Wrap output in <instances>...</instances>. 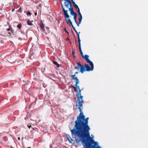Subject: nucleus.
Masks as SVG:
<instances>
[{
    "mask_svg": "<svg viewBox=\"0 0 148 148\" xmlns=\"http://www.w3.org/2000/svg\"><path fill=\"white\" fill-rule=\"evenodd\" d=\"M27 148H31L30 147H28Z\"/></svg>",
    "mask_w": 148,
    "mask_h": 148,
    "instance_id": "obj_31",
    "label": "nucleus"
},
{
    "mask_svg": "<svg viewBox=\"0 0 148 148\" xmlns=\"http://www.w3.org/2000/svg\"><path fill=\"white\" fill-rule=\"evenodd\" d=\"M27 24L29 25H33L31 21H29V20H27Z\"/></svg>",
    "mask_w": 148,
    "mask_h": 148,
    "instance_id": "obj_13",
    "label": "nucleus"
},
{
    "mask_svg": "<svg viewBox=\"0 0 148 148\" xmlns=\"http://www.w3.org/2000/svg\"><path fill=\"white\" fill-rule=\"evenodd\" d=\"M82 18V16H80L79 17V23L80 22H81Z\"/></svg>",
    "mask_w": 148,
    "mask_h": 148,
    "instance_id": "obj_14",
    "label": "nucleus"
},
{
    "mask_svg": "<svg viewBox=\"0 0 148 148\" xmlns=\"http://www.w3.org/2000/svg\"><path fill=\"white\" fill-rule=\"evenodd\" d=\"M61 6L62 7V11L63 12V14L64 16V17L66 19V23L67 24H69V23L70 25H71L73 29L75 30L76 33L78 34V41L79 42V45H81V43L80 42L81 40L79 38V34L80 33V32H78L75 29V27H74L72 24V23L69 18V16L67 12L68 11L67 10H65V9L64 8V6L62 4H61Z\"/></svg>",
    "mask_w": 148,
    "mask_h": 148,
    "instance_id": "obj_1",
    "label": "nucleus"
},
{
    "mask_svg": "<svg viewBox=\"0 0 148 148\" xmlns=\"http://www.w3.org/2000/svg\"><path fill=\"white\" fill-rule=\"evenodd\" d=\"M18 140H20V138L19 137H18Z\"/></svg>",
    "mask_w": 148,
    "mask_h": 148,
    "instance_id": "obj_28",
    "label": "nucleus"
},
{
    "mask_svg": "<svg viewBox=\"0 0 148 148\" xmlns=\"http://www.w3.org/2000/svg\"><path fill=\"white\" fill-rule=\"evenodd\" d=\"M64 31H65V32H66V33H67L69 34L68 32L67 31V30H66V29L65 28H64Z\"/></svg>",
    "mask_w": 148,
    "mask_h": 148,
    "instance_id": "obj_24",
    "label": "nucleus"
},
{
    "mask_svg": "<svg viewBox=\"0 0 148 148\" xmlns=\"http://www.w3.org/2000/svg\"><path fill=\"white\" fill-rule=\"evenodd\" d=\"M75 141L78 143H79L80 141V140L75 138Z\"/></svg>",
    "mask_w": 148,
    "mask_h": 148,
    "instance_id": "obj_17",
    "label": "nucleus"
},
{
    "mask_svg": "<svg viewBox=\"0 0 148 148\" xmlns=\"http://www.w3.org/2000/svg\"><path fill=\"white\" fill-rule=\"evenodd\" d=\"M78 14H79V15L80 16H82V14H81V13L80 12Z\"/></svg>",
    "mask_w": 148,
    "mask_h": 148,
    "instance_id": "obj_27",
    "label": "nucleus"
},
{
    "mask_svg": "<svg viewBox=\"0 0 148 148\" xmlns=\"http://www.w3.org/2000/svg\"><path fill=\"white\" fill-rule=\"evenodd\" d=\"M27 126L29 129H30L32 127L31 125H28Z\"/></svg>",
    "mask_w": 148,
    "mask_h": 148,
    "instance_id": "obj_26",
    "label": "nucleus"
},
{
    "mask_svg": "<svg viewBox=\"0 0 148 148\" xmlns=\"http://www.w3.org/2000/svg\"><path fill=\"white\" fill-rule=\"evenodd\" d=\"M18 12H22V10L21 8H20L19 9L17 10Z\"/></svg>",
    "mask_w": 148,
    "mask_h": 148,
    "instance_id": "obj_18",
    "label": "nucleus"
},
{
    "mask_svg": "<svg viewBox=\"0 0 148 148\" xmlns=\"http://www.w3.org/2000/svg\"><path fill=\"white\" fill-rule=\"evenodd\" d=\"M79 51L80 52L82 51V49H81V45H79Z\"/></svg>",
    "mask_w": 148,
    "mask_h": 148,
    "instance_id": "obj_21",
    "label": "nucleus"
},
{
    "mask_svg": "<svg viewBox=\"0 0 148 148\" xmlns=\"http://www.w3.org/2000/svg\"><path fill=\"white\" fill-rule=\"evenodd\" d=\"M78 73V72H76L75 73L74 75H71V78L73 80L75 79L76 80L75 84V86H76V87L77 86H78L77 85V84H79V81L77 77H75V76L76 75H75L76 74H77Z\"/></svg>",
    "mask_w": 148,
    "mask_h": 148,
    "instance_id": "obj_6",
    "label": "nucleus"
},
{
    "mask_svg": "<svg viewBox=\"0 0 148 148\" xmlns=\"http://www.w3.org/2000/svg\"><path fill=\"white\" fill-rule=\"evenodd\" d=\"M27 15H29L30 16V15H31L32 13L31 12H29L28 11L27 13Z\"/></svg>",
    "mask_w": 148,
    "mask_h": 148,
    "instance_id": "obj_19",
    "label": "nucleus"
},
{
    "mask_svg": "<svg viewBox=\"0 0 148 148\" xmlns=\"http://www.w3.org/2000/svg\"><path fill=\"white\" fill-rule=\"evenodd\" d=\"M11 29H10V28H8V29H7V31H10Z\"/></svg>",
    "mask_w": 148,
    "mask_h": 148,
    "instance_id": "obj_25",
    "label": "nucleus"
},
{
    "mask_svg": "<svg viewBox=\"0 0 148 148\" xmlns=\"http://www.w3.org/2000/svg\"><path fill=\"white\" fill-rule=\"evenodd\" d=\"M53 63L55 65H56L57 67H59L60 66L59 65L58 63L56 61H53Z\"/></svg>",
    "mask_w": 148,
    "mask_h": 148,
    "instance_id": "obj_12",
    "label": "nucleus"
},
{
    "mask_svg": "<svg viewBox=\"0 0 148 148\" xmlns=\"http://www.w3.org/2000/svg\"><path fill=\"white\" fill-rule=\"evenodd\" d=\"M80 53L81 54V56L82 58L85 60L87 59H88V58L89 57V56L88 55H84L82 51L80 52Z\"/></svg>",
    "mask_w": 148,
    "mask_h": 148,
    "instance_id": "obj_9",
    "label": "nucleus"
},
{
    "mask_svg": "<svg viewBox=\"0 0 148 148\" xmlns=\"http://www.w3.org/2000/svg\"><path fill=\"white\" fill-rule=\"evenodd\" d=\"M81 23V22L79 23H79H78L77 22V23H76V24L77 25V26L79 27V24Z\"/></svg>",
    "mask_w": 148,
    "mask_h": 148,
    "instance_id": "obj_22",
    "label": "nucleus"
},
{
    "mask_svg": "<svg viewBox=\"0 0 148 148\" xmlns=\"http://www.w3.org/2000/svg\"><path fill=\"white\" fill-rule=\"evenodd\" d=\"M17 27L19 29H20L21 27V24H18L17 26Z\"/></svg>",
    "mask_w": 148,
    "mask_h": 148,
    "instance_id": "obj_15",
    "label": "nucleus"
},
{
    "mask_svg": "<svg viewBox=\"0 0 148 148\" xmlns=\"http://www.w3.org/2000/svg\"><path fill=\"white\" fill-rule=\"evenodd\" d=\"M73 88L75 91L77 92L76 96L77 97V102L78 104H77L76 106H78L79 111L80 112H81L82 111L81 107L82 106L83 103H84V101L83 99V97L81 95V91L79 86H77L76 87H73Z\"/></svg>",
    "mask_w": 148,
    "mask_h": 148,
    "instance_id": "obj_2",
    "label": "nucleus"
},
{
    "mask_svg": "<svg viewBox=\"0 0 148 148\" xmlns=\"http://www.w3.org/2000/svg\"><path fill=\"white\" fill-rule=\"evenodd\" d=\"M77 13H78L80 12V10H79V9H78L77 10Z\"/></svg>",
    "mask_w": 148,
    "mask_h": 148,
    "instance_id": "obj_23",
    "label": "nucleus"
},
{
    "mask_svg": "<svg viewBox=\"0 0 148 148\" xmlns=\"http://www.w3.org/2000/svg\"><path fill=\"white\" fill-rule=\"evenodd\" d=\"M87 62L89 63L91 67L90 68L89 65L86 64H84V67L83 66V68L81 69L80 70V72L82 73H83L84 72L87 71H92L94 69V65L92 62L90 61L89 59L85 60Z\"/></svg>",
    "mask_w": 148,
    "mask_h": 148,
    "instance_id": "obj_3",
    "label": "nucleus"
},
{
    "mask_svg": "<svg viewBox=\"0 0 148 148\" xmlns=\"http://www.w3.org/2000/svg\"><path fill=\"white\" fill-rule=\"evenodd\" d=\"M72 3L73 4V7L75 8L76 10H77V9H79L78 5L76 4L75 2L74 1H72Z\"/></svg>",
    "mask_w": 148,
    "mask_h": 148,
    "instance_id": "obj_11",
    "label": "nucleus"
},
{
    "mask_svg": "<svg viewBox=\"0 0 148 148\" xmlns=\"http://www.w3.org/2000/svg\"><path fill=\"white\" fill-rule=\"evenodd\" d=\"M65 1L64 2V5L67 8H69V6L70 8L73 7L72 5V3L71 1L69 0H63Z\"/></svg>",
    "mask_w": 148,
    "mask_h": 148,
    "instance_id": "obj_7",
    "label": "nucleus"
},
{
    "mask_svg": "<svg viewBox=\"0 0 148 148\" xmlns=\"http://www.w3.org/2000/svg\"><path fill=\"white\" fill-rule=\"evenodd\" d=\"M66 137L70 143H71L73 141V140L70 137V136L68 134L66 135Z\"/></svg>",
    "mask_w": 148,
    "mask_h": 148,
    "instance_id": "obj_10",
    "label": "nucleus"
},
{
    "mask_svg": "<svg viewBox=\"0 0 148 148\" xmlns=\"http://www.w3.org/2000/svg\"><path fill=\"white\" fill-rule=\"evenodd\" d=\"M69 10L70 12L71 15L74 16V20L75 23H77V21H76V18L77 17V15L75 12H74L73 10V7H71V8H69Z\"/></svg>",
    "mask_w": 148,
    "mask_h": 148,
    "instance_id": "obj_4",
    "label": "nucleus"
},
{
    "mask_svg": "<svg viewBox=\"0 0 148 148\" xmlns=\"http://www.w3.org/2000/svg\"><path fill=\"white\" fill-rule=\"evenodd\" d=\"M75 50H73V51H72V54L73 55V56L74 57V55H75Z\"/></svg>",
    "mask_w": 148,
    "mask_h": 148,
    "instance_id": "obj_20",
    "label": "nucleus"
},
{
    "mask_svg": "<svg viewBox=\"0 0 148 148\" xmlns=\"http://www.w3.org/2000/svg\"><path fill=\"white\" fill-rule=\"evenodd\" d=\"M77 66H75L74 68L75 69H77L79 68H80V70H81V69L83 68L84 66H82L79 62L77 63Z\"/></svg>",
    "mask_w": 148,
    "mask_h": 148,
    "instance_id": "obj_8",
    "label": "nucleus"
},
{
    "mask_svg": "<svg viewBox=\"0 0 148 148\" xmlns=\"http://www.w3.org/2000/svg\"><path fill=\"white\" fill-rule=\"evenodd\" d=\"M35 16L36 15H37V13L36 12H35Z\"/></svg>",
    "mask_w": 148,
    "mask_h": 148,
    "instance_id": "obj_30",
    "label": "nucleus"
},
{
    "mask_svg": "<svg viewBox=\"0 0 148 148\" xmlns=\"http://www.w3.org/2000/svg\"><path fill=\"white\" fill-rule=\"evenodd\" d=\"M15 10V9L14 8L13 9H12V11L13 12Z\"/></svg>",
    "mask_w": 148,
    "mask_h": 148,
    "instance_id": "obj_29",
    "label": "nucleus"
},
{
    "mask_svg": "<svg viewBox=\"0 0 148 148\" xmlns=\"http://www.w3.org/2000/svg\"><path fill=\"white\" fill-rule=\"evenodd\" d=\"M40 28L41 29V31L42 32H43L45 34H47V33L49 31V29L48 28H46V30H45L44 28V25L42 23H41L40 24Z\"/></svg>",
    "mask_w": 148,
    "mask_h": 148,
    "instance_id": "obj_5",
    "label": "nucleus"
},
{
    "mask_svg": "<svg viewBox=\"0 0 148 148\" xmlns=\"http://www.w3.org/2000/svg\"><path fill=\"white\" fill-rule=\"evenodd\" d=\"M10 31V32H9L8 34H9L10 35H11V33L12 34H13V31L12 29H11Z\"/></svg>",
    "mask_w": 148,
    "mask_h": 148,
    "instance_id": "obj_16",
    "label": "nucleus"
}]
</instances>
